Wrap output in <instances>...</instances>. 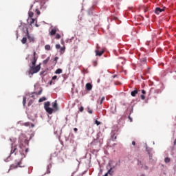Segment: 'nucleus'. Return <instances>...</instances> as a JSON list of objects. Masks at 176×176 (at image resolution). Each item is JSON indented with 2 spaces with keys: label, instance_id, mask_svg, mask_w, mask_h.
Here are the masks:
<instances>
[{
  "label": "nucleus",
  "instance_id": "nucleus-28",
  "mask_svg": "<svg viewBox=\"0 0 176 176\" xmlns=\"http://www.w3.org/2000/svg\"><path fill=\"white\" fill-rule=\"evenodd\" d=\"M34 102L33 100H30V102H28V107H30V105H32V103Z\"/></svg>",
  "mask_w": 176,
  "mask_h": 176
},
{
  "label": "nucleus",
  "instance_id": "nucleus-23",
  "mask_svg": "<svg viewBox=\"0 0 176 176\" xmlns=\"http://www.w3.org/2000/svg\"><path fill=\"white\" fill-rule=\"evenodd\" d=\"M45 50H50V45H46L45 46Z\"/></svg>",
  "mask_w": 176,
  "mask_h": 176
},
{
  "label": "nucleus",
  "instance_id": "nucleus-2",
  "mask_svg": "<svg viewBox=\"0 0 176 176\" xmlns=\"http://www.w3.org/2000/svg\"><path fill=\"white\" fill-rule=\"evenodd\" d=\"M23 158L19 160H15V162L10 165V170H14V168H18V167H24V165H22Z\"/></svg>",
  "mask_w": 176,
  "mask_h": 176
},
{
  "label": "nucleus",
  "instance_id": "nucleus-34",
  "mask_svg": "<svg viewBox=\"0 0 176 176\" xmlns=\"http://www.w3.org/2000/svg\"><path fill=\"white\" fill-rule=\"evenodd\" d=\"M89 113H93V110L88 109Z\"/></svg>",
  "mask_w": 176,
  "mask_h": 176
},
{
  "label": "nucleus",
  "instance_id": "nucleus-4",
  "mask_svg": "<svg viewBox=\"0 0 176 176\" xmlns=\"http://www.w3.org/2000/svg\"><path fill=\"white\" fill-rule=\"evenodd\" d=\"M36 52H34L33 54V57L31 59V64L30 65H36V61H38V58H36Z\"/></svg>",
  "mask_w": 176,
  "mask_h": 176
},
{
  "label": "nucleus",
  "instance_id": "nucleus-10",
  "mask_svg": "<svg viewBox=\"0 0 176 176\" xmlns=\"http://www.w3.org/2000/svg\"><path fill=\"white\" fill-rule=\"evenodd\" d=\"M95 53H96V56H102V54H104V51L96 50Z\"/></svg>",
  "mask_w": 176,
  "mask_h": 176
},
{
  "label": "nucleus",
  "instance_id": "nucleus-49",
  "mask_svg": "<svg viewBox=\"0 0 176 176\" xmlns=\"http://www.w3.org/2000/svg\"><path fill=\"white\" fill-rule=\"evenodd\" d=\"M117 76H118L117 75H114V76H113V78H116Z\"/></svg>",
  "mask_w": 176,
  "mask_h": 176
},
{
  "label": "nucleus",
  "instance_id": "nucleus-3",
  "mask_svg": "<svg viewBox=\"0 0 176 176\" xmlns=\"http://www.w3.org/2000/svg\"><path fill=\"white\" fill-rule=\"evenodd\" d=\"M44 108L49 115H52V113H53V111H54L53 109L50 108V102H46L44 104Z\"/></svg>",
  "mask_w": 176,
  "mask_h": 176
},
{
  "label": "nucleus",
  "instance_id": "nucleus-44",
  "mask_svg": "<svg viewBox=\"0 0 176 176\" xmlns=\"http://www.w3.org/2000/svg\"><path fill=\"white\" fill-rule=\"evenodd\" d=\"M129 119L131 120V122H133V119H131V117H129Z\"/></svg>",
  "mask_w": 176,
  "mask_h": 176
},
{
  "label": "nucleus",
  "instance_id": "nucleus-38",
  "mask_svg": "<svg viewBox=\"0 0 176 176\" xmlns=\"http://www.w3.org/2000/svg\"><path fill=\"white\" fill-rule=\"evenodd\" d=\"M36 94H38V96H41V94H42V91H38Z\"/></svg>",
  "mask_w": 176,
  "mask_h": 176
},
{
  "label": "nucleus",
  "instance_id": "nucleus-22",
  "mask_svg": "<svg viewBox=\"0 0 176 176\" xmlns=\"http://www.w3.org/2000/svg\"><path fill=\"white\" fill-rule=\"evenodd\" d=\"M104 101H105V97L103 96L101 100H100V105L102 104V102H104Z\"/></svg>",
  "mask_w": 176,
  "mask_h": 176
},
{
  "label": "nucleus",
  "instance_id": "nucleus-1",
  "mask_svg": "<svg viewBox=\"0 0 176 176\" xmlns=\"http://www.w3.org/2000/svg\"><path fill=\"white\" fill-rule=\"evenodd\" d=\"M41 71V64L35 65H30L29 75H34V74H38Z\"/></svg>",
  "mask_w": 176,
  "mask_h": 176
},
{
  "label": "nucleus",
  "instance_id": "nucleus-14",
  "mask_svg": "<svg viewBox=\"0 0 176 176\" xmlns=\"http://www.w3.org/2000/svg\"><path fill=\"white\" fill-rule=\"evenodd\" d=\"M138 166H140V167H141V168H144V163H142V162L141 161H138Z\"/></svg>",
  "mask_w": 176,
  "mask_h": 176
},
{
  "label": "nucleus",
  "instance_id": "nucleus-42",
  "mask_svg": "<svg viewBox=\"0 0 176 176\" xmlns=\"http://www.w3.org/2000/svg\"><path fill=\"white\" fill-rule=\"evenodd\" d=\"M47 174H50V169H47Z\"/></svg>",
  "mask_w": 176,
  "mask_h": 176
},
{
  "label": "nucleus",
  "instance_id": "nucleus-25",
  "mask_svg": "<svg viewBox=\"0 0 176 176\" xmlns=\"http://www.w3.org/2000/svg\"><path fill=\"white\" fill-rule=\"evenodd\" d=\"M60 38H61V35L56 34V39H60Z\"/></svg>",
  "mask_w": 176,
  "mask_h": 176
},
{
  "label": "nucleus",
  "instance_id": "nucleus-36",
  "mask_svg": "<svg viewBox=\"0 0 176 176\" xmlns=\"http://www.w3.org/2000/svg\"><path fill=\"white\" fill-rule=\"evenodd\" d=\"M111 171H112V168H111L108 170L107 173L111 174Z\"/></svg>",
  "mask_w": 176,
  "mask_h": 176
},
{
  "label": "nucleus",
  "instance_id": "nucleus-17",
  "mask_svg": "<svg viewBox=\"0 0 176 176\" xmlns=\"http://www.w3.org/2000/svg\"><path fill=\"white\" fill-rule=\"evenodd\" d=\"M28 14L30 19H32V17L34 16V12L32 11H29Z\"/></svg>",
  "mask_w": 176,
  "mask_h": 176
},
{
  "label": "nucleus",
  "instance_id": "nucleus-40",
  "mask_svg": "<svg viewBox=\"0 0 176 176\" xmlns=\"http://www.w3.org/2000/svg\"><path fill=\"white\" fill-rule=\"evenodd\" d=\"M74 130L75 133H76L78 131V129L77 128H74Z\"/></svg>",
  "mask_w": 176,
  "mask_h": 176
},
{
  "label": "nucleus",
  "instance_id": "nucleus-45",
  "mask_svg": "<svg viewBox=\"0 0 176 176\" xmlns=\"http://www.w3.org/2000/svg\"><path fill=\"white\" fill-rule=\"evenodd\" d=\"M144 170H148V166H144Z\"/></svg>",
  "mask_w": 176,
  "mask_h": 176
},
{
  "label": "nucleus",
  "instance_id": "nucleus-19",
  "mask_svg": "<svg viewBox=\"0 0 176 176\" xmlns=\"http://www.w3.org/2000/svg\"><path fill=\"white\" fill-rule=\"evenodd\" d=\"M28 20H30V25H32V24H34L35 23V19L30 18Z\"/></svg>",
  "mask_w": 176,
  "mask_h": 176
},
{
  "label": "nucleus",
  "instance_id": "nucleus-39",
  "mask_svg": "<svg viewBox=\"0 0 176 176\" xmlns=\"http://www.w3.org/2000/svg\"><path fill=\"white\" fill-rule=\"evenodd\" d=\"M58 60V57H55L54 58V61H57Z\"/></svg>",
  "mask_w": 176,
  "mask_h": 176
},
{
  "label": "nucleus",
  "instance_id": "nucleus-29",
  "mask_svg": "<svg viewBox=\"0 0 176 176\" xmlns=\"http://www.w3.org/2000/svg\"><path fill=\"white\" fill-rule=\"evenodd\" d=\"M60 49L61 52H65V47H61Z\"/></svg>",
  "mask_w": 176,
  "mask_h": 176
},
{
  "label": "nucleus",
  "instance_id": "nucleus-26",
  "mask_svg": "<svg viewBox=\"0 0 176 176\" xmlns=\"http://www.w3.org/2000/svg\"><path fill=\"white\" fill-rule=\"evenodd\" d=\"M35 12H36V14H38V16H39V14H41V11H39V10L36 9Z\"/></svg>",
  "mask_w": 176,
  "mask_h": 176
},
{
  "label": "nucleus",
  "instance_id": "nucleus-53",
  "mask_svg": "<svg viewBox=\"0 0 176 176\" xmlns=\"http://www.w3.org/2000/svg\"><path fill=\"white\" fill-rule=\"evenodd\" d=\"M116 138H117V137H116V136H115V137H114V138H113V140H116Z\"/></svg>",
  "mask_w": 176,
  "mask_h": 176
},
{
  "label": "nucleus",
  "instance_id": "nucleus-54",
  "mask_svg": "<svg viewBox=\"0 0 176 176\" xmlns=\"http://www.w3.org/2000/svg\"><path fill=\"white\" fill-rule=\"evenodd\" d=\"M36 27H38V24H36Z\"/></svg>",
  "mask_w": 176,
  "mask_h": 176
},
{
  "label": "nucleus",
  "instance_id": "nucleus-12",
  "mask_svg": "<svg viewBox=\"0 0 176 176\" xmlns=\"http://www.w3.org/2000/svg\"><path fill=\"white\" fill-rule=\"evenodd\" d=\"M16 151H17V146H12L11 149V153H15L16 155Z\"/></svg>",
  "mask_w": 176,
  "mask_h": 176
},
{
  "label": "nucleus",
  "instance_id": "nucleus-21",
  "mask_svg": "<svg viewBox=\"0 0 176 176\" xmlns=\"http://www.w3.org/2000/svg\"><path fill=\"white\" fill-rule=\"evenodd\" d=\"M170 161H171V160L170 159V157H166L164 159L165 163H170Z\"/></svg>",
  "mask_w": 176,
  "mask_h": 176
},
{
  "label": "nucleus",
  "instance_id": "nucleus-51",
  "mask_svg": "<svg viewBox=\"0 0 176 176\" xmlns=\"http://www.w3.org/2000/svg\"><path fill=\"white\" fill-rule=\"evenodd\" d=\"M25 152H26V153H27V152H28V148L25 149Z\"/></svg>",
  "mask_w": 176,
  "mask_h": 176
},
{
  "label": "nucleus",
  "instance_id": "nucleus-18",
  "mask_svg": "<svg viewBox=\"0 0 176 176\" xmlns=\"http://www.w3.org/2000/svg\"><path fill=\"white\" fill-rule=\"evenodd\" d=\"M43 101H46V97H42L38 100V102H43Z\"/></svg>",
  "mask_w": 176,
  "mask_h": 176
},
{
  "label": "nucleus",
  "instance_id": "nucleus-52",
  "mask_svg": "<svg viewBox=\"0 0 176 176\" xmlns=\"http://www.w3.org/2000/svg\"><path fill=\"white\" fill-rule=\"evenodd\" d=\"M52 83H53V82H52V81H50V85H52Z\"/></svg>",
  "mask_w": 176,
  "mask_h": 176
},
{
  "label": "nucleus",
  "instance_id": "nucleus-43",
  "mask_svg": "<svg viewBox=\"0 0 176 176\" xmlns=\"http://www.w3.org/2000/svg\"><path fill=\"white\" fill-rule=\"evenodd\" d=\"M116 112V108L114 109V111H112V113H115Z\"/></svg>",
  "mask_w": 176,
  "mask_h": 176
},
{
  "label": "nucleus",
  "instance_id": "nucleus-33",
  "mask_svg": "<svg viewBox=\"0 0 176 176\" xmlns=\"http://www.w3.org/2000/svg\"><path fill=\"white\" fill-rule=\"evenodd\" d=\"M140 97L142 100H145V96L141 95Z\"/></svg>",
  "mask_w": 176,
  "mask_h": 176
},
{
  "label": "nucleus",
  "instance_id": "nucleus-20",
  "mask_svg": "<svg viewBox=\"0 0 176 176\" xmlns=\"http://www.w3.org/2000/svg\"><path fill=\"white\" fill-rule=\"evenodd\" d=\"M26 101H27V98L23 97V107H25Z\"/></svg>",
  "mask_w": 176,
  "mask_h": 176
},
{
  "label": "nucleus",
  "instance_id": "nucleus-37",
  "mask_svg": "<svg viewBox=\"0 0 176 176\" xmlns=\"http://www.w3.org/2000/svg\"><path fill=\"white\" fill-rule=\"evenodd\" d=\"M142 94H146V91H145V90L144 89L142 90Z\"/></svg>",
  "mask_w": 176,
  "mask_h": 176
},
{
  "label": "nucleus",
  "instance_id": "nucleus-6",
  "mask_svg": "<svg viewBox=\"0 0 176 176\" xmlns=\"http://www.w3.org/2000/svg\"><path fill=\"white\" fill-rule=\"evenodd\" d=\"M54 111H58V105L57 104V100H55L52 103Z\"/></svg>",
  "mask_w": 176,
  "mask_h": 176
},
{
  "label": "nucleus",
  "instance_id": "nucleus-31",
  "mask_svg": "<svg viewBox=\"0 0 176 176\" xmlns=\"http://www.w3.org/2000/svg\"><path fill=\"white\" fill-rule=\"evenodd\" d=\"M83 109H84L83 107H80L79 109L80 112H83Z\"/></svg>",
  "mask_w": 176,
  "mask_h": 176
},
{
  "label": "nucleus",
  "instance_id": "nucleus-55",
  "mask_svg": "<svg viewBox=\"0 0 176 176\" xmlns=\"http://www.w3.org/2000/svg\"><path fill=\"white\" fill-rule=\"evenodd\" d=\"M32 98H34V96H32Z\"/></svg>",
  "mask_w": 176,
  "mask_h": 176
},
{
  "label": "nucleus",
  "instance_id": "nucleus-13",
  "mask_svg": "<svg viewBox=\"0 0 176 176\" xmlns=\"http://www.w3.org/2000/svg\"><path fill=\"white\" fill-rule=\"evenodd\" d=\"M55 74L56 75H59L60 74H63V69H57L56 71H55Z\"/></svg>",
  "mask_w": 176,
  "mask_h": 176
},
{
  "label": "nucleus",
  "instance_id": "nucleus-35",
  "mask_svg": "<svg viewBox=\"0 0 176 176\" xmlns=\"http://www.w3.org/2000/svg\"><path fill=\"white\" fill-rule=\"evenodd\" d=\"M142 63H146V58L142 59Z\"/></svg>",
  "mask_w": 176,
  "mask_h": 176
},
{
  "label": "nucleus",
  "instance_id": "nucleus-24",
  "mask_svg": "<svg viewBox=\"0 0 176 176\" xmlns=\"http://www.w3.org/2000/svg\"><path fill=\"white\" fill-rule=\"evenodd\" d=\"M95 124H96L97 126H100V124H101V122H99L98 120H95Z\"/></svg>",
  "mask_w": 176,
  "mask_h": 176
},
{
  "label": "nucleus",
  "instance_id": "nucleus-8",
  "mask_svg": "<svg viewBox=\"0 0 176 176\" xmlns=\"http://www.w3.org/2000/svg\"><path fill=\"white\" fill-rule=\"evenodd\" d=\"M91 89H93V85H91V84H90V83H87L86 84V89L88 90L89 91H90V90H91Z\"/></svg>",
  "mask_w": 176,
  "mask_h": 176
},
{
  "label": "nucleus",
  "instance_id": "nucleus-27",
  "mask_svg": "<svg viewBox=\"0 0 176 176\" xmlns=\"http://www.w3.org/2000/svg\"><path fill=\"white\" fill-rule=\"evenodd\" d=\"M30 122H25L24 124H23V126H25L26 127H28V126H30Z\"/></svg>",
  "mask_w": 176,
  "mask_h": 176
},
{
  "label": "nucleus",
  "instance_id": "nucleus-9",
  "mask_svg": "<svg viewBox=\"0 0 176 176\" xmlns=\"http://www.w3.org/2000/svg\"><path fill=\"white\" fill-rule=\"evenodd\" d=\"M137 94H138V89H135L134 91H132L131 93V95L132 96V97H135V96H137Z\"/></svg>",
  "mask_w": 176,
  "mask_h": 176
},
{
  "label": "nucleus",
  "instance_id": "nucleus-47",
  "mask_svg": "<svg viewBox=\"0 0 176 176\" xmlns=\"http://www.w3.org/2000/svg\"><path fill=\"white\" fill-rule=\"evenodd\" d=\"M23 157H25V155L22 154V159H23Z\"/></svg>",
  "mask_w": 176,
  "mask_h": 176
},
{
  "label": "nucleus",
  "instance_id": "nucleus-16",
  "mask_svg": "<svg viewBox=\"0 0 176 176\" xmlns=\"http://www.w3.org/2000/svg\"><path fill=\"white\" fill-rule=\"evenodd\" d=\"M21 43L23 44V45H25V43H27V37H23L21 40Z\"/></svg>",
  "mask_w": 176,
  "mask_h": 176
},
{
  "label": "nucleus",
  "instance_id": "nucleus-46",
  "mask_svg": "<svg viewBox=\"0 0 176 176\" xmlns=\"http://www.w3.org/2000/svg\"><path fill=\"white\" fill-rule=\"evenodd\" d=\"M32 127H35V125L34 124H31Z\"/></svg>",
  "mask_w": 176,
  "mask_h": 176
},
{
  "label": "nucleus",
  "instance_id": "nucleus-15",
  "mask_svg": "<svg viewBox=\"0 0 176 176\" xmlns=\"http://www.w3.org/2000/svg\"><path fill=\"white\" fill-rule=\"evenodd\" d=\"M50 60V57H47L45 60H43V64L46 65V64H47V63H49Z\"/></svg>",
  "mask_w": 176,
  "mask_h": 176
},
{
  "label": "nucleus",
  "instance_id": "nucleus-50",
  "mask_svg": "<svg viewBox=\"0 0 176 176\" xmlns=\"http://www.w3.org/2000/svg\"><path fill=\"white\" fill-rule=\"evenodd\" d=\"M108 173H107L104 175H103V176H108Z\"/></svg>",
  "mask_w": 176,
  "mask_h": 176
},
{
  "label": "nucleus",
  "instance_id": "nucleus-30",
  "mask_svg": "<svg viewBox=\"0 0 176 176\" xmlns=\"http://www.w3.org/2000/svg\"><path fill=\"white\" fill-rule=\"evenodd\" d=\"M61 46L60 45V44H57L56 45V49H60Z\"/></svg>",
  "mask_w": 176,
  "mask_h": 176
},
{
  "label": "nucleus",
  "instance_id": "nucleus-32",
  "mask_svg": "<svg viewBox=\"0 0 176 176\" xmlns=\"http://www.w3.org/2000/svg\"><path fill=\"white\" fill-rule=\"evenodd\" d=\"M56 79H57V76H54L52 77V80H56Z\"/></svg>",
  "mask_w": 176,
  "mask_h": 176
},
{
  "label": "nucleus",
  "instance_id": "nucleus-5",
  "mask_svg": "<svg viewBox=\"0 0 176 176\" xmlns=\"http://www.w3.org/2000/svg\"><path fill=\"white\" fill-rule=\"evenodd\" d=\"M26 36H27L28 39L30 42H34L35 41V38H34V36H32L30 34V32H28V30H26Z\"/></svg>",
  "mask_w": 176,
  "mask_h": 176
},
{
  "label": "nucleus",
  "instance_id": "nucleus-11",
  "mask_svg": "<svg viewBox=\"0 0 176 176\" xmlns=\"http://www.w3.org/2000/svg\"><path fill=\"white\" fill-rule=\"evenodd\" d=\"M56 32H57V30H56L55 28H53L51 30L50 32V35H56Z\"/></svg>",
  "mask_w": 176,
  "mask_h": 176
},
{
  "label": "nucleus",
  "instance_id": "nucleus-41",
  "mask_svg": "<svg viewBox=\"0 0 176 176\" xmlns=\"http://www.w3.org/2000/svg\"><path fill=\"white\" fill-rule=\"evenodd\" d=\"M132 145L135 146V141L132 142Z\"/></svg>",
  "mask_w": 176,
  "mask_h": 176
},
{
  "label": "nucleus",
  "instance_id": "nucleus-48",
  "mask_svg": "<svg viewBox=\"0 0 176 176\" xmlns=\"http://www.w3.org/2000/svg\"><path fill=\"white\" fill-rule=\"evenodd\" d=\"M122 64H126V61H124V60L122 61Z\"/></svg>",
  "mask_w": 176,
  "mask_h": 176
},
{
  "label": "nucleus",
  "instance_id": "nucleus-7",
  "mask_svg": "<svg viewBox=\"0 0 176 176\" xmlns=\"http://www.w3.org/2000/svg\"><path fill=\"white\" fill-rule=\"evenodd\" d=\"M164 9H166V8H164L162 9H161L160 8H156L155 10V14H160L162 12H164Z\"/></svg>",
  "mask_w": 176,
  "mask_h": 176
}]
</instances>
